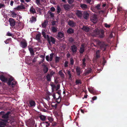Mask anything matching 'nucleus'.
<instances>
[{
    "label": "nucleus",
    "instance_id": "nucleus-54",
    "mask_svg": "<svg viewBox=\"0 0 127 127\" xmlns=\"http://www.w3.org/2000/svg\"><path fill=\"white\" fill-rule=\"evenodd\" d=\"M11 13L12 15H13L12 17H15L17 15V14L14 12H12Z\"/></svg>",
    "mask_w": 127,
    "mask_h": 127
},
{
    "label": "nucleus",
    "instance_id": "nucleus-9",
    "mask_svg": "<svg viewBox=\"0 0 127 127\" xmlns=\"http://www.w3.org/2000/svg\"><path fill=\"white\" fill-rule=\"evenodd\" d=\"M27 45V43L26 41H22L20 43V46L24 48L26 47Z\"/></svg>",
    "mask_w": 127,
    "mask_h": 127
},
{
    "label": "nucleus",
    "instance_id": "nucleus-45",
    "mask_svg": "<svg viewBox=\"0 0 127 127\" xmlns=\"http://www.w3.org/2000/svg\"><path fill=\"white\" fill-rule=\"evenodd\" d=\"M67 73L69 76V78H71L72 75L71 73V72L69 71H67Z\"/></svg>",
    "mask_w": 127,
    "mask_h": 127
},
{
    "label": "nucleus",
    "instance_id": "nucleus-40",
    "mask_svg": "<svg viewBox=\"0 0 127 127\" xmlns=\"http://www.w3.org/2000/svg\"><path fill=\"white\" fill-rule=\"evenodd\" d=\"M48 13L50 15V17L52 18L54 17V14L52 13V12L50 11H49L48 12Z\"/></svg>",
    "mask_w": 127,
    "mask_h": 127
},
{
    "label": "nucleus",
    "instance_id": "nucleus-47",
    "mask_svg": "<svg viewBox=\"0 0 127 127\" xmlns=\"http://www.w3.org/2000/svg\"><path fill=\"white\" fill-rule=\"evenodd\" d=\"M47 41L50 44V42H51L50 40V38L48 35H47Z\"/></svg>",
    "mask_w": 127,
    "mask_h": 127
},
{
    "label": "nucleus",
    "instance_id": "nucleus-20",
    "mask_svg": "<svg viewBox=\"0 0 127 127\" xmlns=\"http://www.w3.org/2000/svg\"><path fill=\"white\" fill-rule=\"evenodd\" d=\"M30 11L31 13L34 14L36 13V12L35 9L34 8L33 6L31 7L30 10Z\"/></svg>",
    "mask_w": 127,
    "mask_h": 127
},
{
    "label": "nucleus",
    "instance_id": "nucleus-24",
    "mask_svg": "<svg viewBox=\"0 0 127 127\" xmlns=\"http://www.w3.org/2000/svg\"><path fill=\"white\" fill-rule=\"evenodd\" d=\"M89 16V14L87 12H85L83 14V17L86 19H87Z\"/></svg>",
    "mask_w": 127,
    "mask_h": 127
},
{
    "label": "nucleus",
    "instance_id": "nucleus-33",
    "mask_svg": "<svg viewBox=\"0 0 127 127\" xmlns=\"http://www.w3.org/2000/svg\"><path fill=\"white\" fill-rule=\"evenodd\" d=\"M70 63L71 65L72 66L74 64V61L72 58H71L70 59Z\"/></svg>",
    "mask_w": 127,
    "mask_h": 127
},
{
    "label": "nucleus",
    "instance_id": "nucleus-19",
    "mask_svg": "<svg viewBox=\"0 0 127 127\" xmlns=\"http://www.w3.org/2000/svg\"><path fill=\"white\" fill-rule=\"evenodd\" d=\"M74 30L71 28H69L67 31V33L68 34H73L74 32Z\"/></svg>",
    "mask_w": 127,
    "mask_h": 127
},
{
    "label": "nucleus",
    "instance_id": "nucleus-38",
    "mask_svg": "<svg viewBox=\"0 0 127 127\" xmlns=\"http://www.w3.org/2000/svg\"><path fill=\"white\" fill-rule=\"evenodd\" d=\"M59 73L61 77H64V75L62 71V70L59 71Z\"/></svg>",
    "mask_w": 127,
    "mask_h": 127
},
{
    "label": "nucleus",
    "instance_id": "nucleus-61",
    "mask_svg": "<svg viewBox=\"0 0 127 127\" xmlns=\"http://www.w3.org/2000/svg\"><path fill=\"white\" fill-rule=\"evenodd\" d=\"M57 104H55V105H52V107H54L55 109L57 108Z\"/></svg>",
    "mask_w": 127,
    "mask_h": 127
},
{
    "label": "nucleus",
    "instance_id": "nucleus-43",
    "mask_svg": "<svg viewBox=\"0 0 127 127\" xmlns=\"http://www.w3.org/2000/svg\"><path fill=\"white\" fill-rule=\"evenodd\" d=\"M16 83H17L15 81H13L12 82V84H11V86H12V88L14 87L15 86V85H16Z\"/></svg>",
    "mask_w": 127,
    "mask_h": 127
},
{
    "label": "nucleus",
    "instance_id": "nucleus-1",
    "mask_svg": "<svg viewBox=\"0 0 127 127\" xmlns=\"http://www.w3.org/2000/svg\"><path fill=\"white\" fill-rule=\"evenodd\" d=\"M96 44L100 46L101 49L103 51H105L106 50L108 44L105 42L100 41L99 40H97L96 41Z\"/></svg>",
    "mask_w": 127,
    "mask_h": 127
},
{
    "label": "nucleus",
    "instance_id": "nucleus-46",
    "mask_svg": "<svg viewBox=\"0 0 127 127\" xmlns=\"http://www.w3.org/2000/svg\"><path fill=\"white\" fill-rule=\"evenodd\" d=\"M42 35L45 38H47V36H46V33L44 31H42Z\"/></svg>",
    "mask_w": 127,
    "mask_h": 127
},
{
    "label": "nucleus",
    "instance_id": "nucleus-29",
    "mask_svg": "<svg viewBox=\"0 0 127 127\" xmlns=\"http://www.w3.org/2000/svg\"><path fill=\"white\" fill-rule=\"evenodd\" d=\"M36 21V18L34 16H32L31 18V19L30 21L32 23H33V22H35Z\"/></svg>",
    "mask_w": 127,
    "mask_h": 127
},
{
    "label": "nucleus",
    "instance_id": "nucleus-30",
    "mask_svg": "<svg viewBox=\"0 0 127 127\" xmlns=\"http://www.w3.org/2000/svg\"><path fill=\"white\" fill-rule=\"evenodd\" d=\"M18 10H20V9H25V7L24 6L19 5L16 8Z\"/></svg>",
    "mask_w": 127,
    "mask_h": 127
},
{
    "label": "nucleus",
    "instance_id": "nucleus-22",
    "mask_svg": "<svg viewBox=\"0 0 127 127\" xmlns=\"http://www.w3.org/2000/svg\"><path fill=\"white\" fill-rule=\"evenodd\" d=\"M14 78L12 77H10L8 79V81L7 82V84L9 86H10L11 85V82L13 81Z\"/></svg>",
    "mask_w": 127,
    "mask_h": 127
},
{
    "label": "nucleus",
    "instance_id": "nucleus-23",
    "mask_svg": "<svg viewBox=\"0 0 127 127\" xmlns=\"http://www.w3.org/2000/svg\"><path fill=\"white\" fill-rule=\"evenodd\" d=\"M28 47L29 48V50L32 56L34 55V54L33 48L32 47Z\"/></svg>",
    "mask_w": 127,
    "mask_h": 127
},
{
    "label": "nucleus",
    "instance_id": "nucleus-11",
    "mask_svg": "<svg viewBox=\"0 0 127 127\" xmlns=\"http://www.w3.org/2000/svg\"><path fill=\"white\" fill-rule=\"evenodd\" d=\"M0 79L3 82H6L7 81V78L5 77L3 75H0Z\"/></svg>",
    "mask_w": 127,
    "mask_h": 127
},
{
    "label": "nucleus",
    "instance_id": "nucleus-18",
    "mask_svg": "<svg viewBox=\"0 0 127 127\" xmlns=\"http://www.w3.org/2000/svg\"><path fill=\"white\" fill-rule=\"evenodd\" d=\"M64 34L61 32H59L57 35V38L59 39L61 38L64 36Z\"/></svg>",
    "mask_w": 127,
    "mask_h": 127
},
{
    "label": "nucleus",
    "instance_id": "nucleus-50",
    "mask_svg": "<svg viewBox=\"0 0 127 127\" xmlns=\"http://www.w3.org/2000/svg\"><path fill=\"white\" fill-rule=\"evenodd\" d=\"M104 26L105 27L108 28H109L111 26L110 25L106 23H105L104 24Z\"/></svg>",
    "mask_w": 127,
    "mask_h": 127
},
{
    "label": "nucleus",
    "instance_id": "nucleus-55",
    "mask_svg": "<svg viewBox=\"0 0 127 127\" xmlns=\"http://www.w3.org/2000/svg\"><path fill=\"white\" fill-rule=\"evenodd\" d=\"M68 62L67 61H65L64 63V66L65 67H66L68 66Z\"/></svg>",
    "mask_w": 127,
    "mask_h": 127
},
{
    "label": "nucleus",
    "instance_id": "nucleus-10",
    "mask_svg": "<svg viewBox=\"0 0 127 127\" xmlns=\"http://www.w3.org/2000/svg\"><path fill=\"white\" fill-rule=\"evenodd\" d=\"M51 31L53 33H55L58 31V28L57 27L53 26L51 29Z\"/></svg>",
    "mask_w": 127,
    "mask_h": 127
},
{
    "label": "nucleus",
    "instance_id": "nucleus-3",
    "mask_svg": "<svg viewBox=\"0 0 127 127\" xmlns=\"http://www.w3.org/2000/svg\"><path fill=\"white\" fill-rule=\"evenodd\" d=\"M11 113V112L9 111L7 112L6 113L4 114L1 117L4 119L3 121H5V122H7L9 115Z\"/></svg>",
    "mask_w": 127,
    "mask_h": 127
},
{
    "label": "nucleus",
    "instance_id": "nucleus-15",
    "mask_svg": "<svg viewBox=\"0 0 127 127\" xmlns=\"http://www.w3.org/2000/svg\"><path fill=\"white\" fill-rule=\"evenodd\" d=\"M48 23V21L47 20H45L43 23H42L41 25L43 28H46Z\"/></svg>",
    "mask_w": 127,
    "mask_h": 127
},
{
    "label": "nucleus",
    "instance_id": "nucleus-44",
    "mask_svg": "<svg viewBox=\"0 0 127 127\" xmlns=\"http://www.w3.org/2000/svg\"><path fill=\"white\" fill-rule=\"evenodd\" d=\"M69 42L72 43L74 41V39L72 37H71L69 38Z\"/></svg>",
    "mask_w": 127,
    "mask_h": 127
},
{
    "label": "nucleus",
    "instance_id": "nucleus-34",
    "mask_svg": "<svg viewBox=\"0 0 127 127\" xmlns=\"http://www.w3.org/2000/svg\"><path fill=\"white\" fill-rule=\"evenodd\" d=\"M92 71V69H91L87 70L85 72V75H88L89 74L91 73Z\"/></svg>",
    "mask_w": 127,
    "mask_h": 127
},
{
    "label": "nucleus",
    "instance_id": "nucleus-57",
    "mask_svg": "<svg viewBox=\"0 0 127 127\" xmlns=\"http://www.w3.org/2000/svg\"><path fill=\"white\" fill-rule=\"evenodd\" d=\"M50 10L52 12H54L55 11V9L53 7H52L50 8Z\"/></svg>",
    "mask_w": 127,
    "mask_h": 127
},
{
    "label": "nucleus",
    "instance_id": "nucleus-49",
    "mask_svg": "<svg viewBox=\"0 0 127 127\" xmlns=\"http://www.w3.org/2000/svg\"><path fill=\"white\" fill-rule=\"evenodd\" d=\"M61 100V99H59V97L58 98H56V101L58 104H59L60 103Z\"/></svg>",
    "mask_w": 127,
    "mask_h": 127
},
{
    "label": "nucleus",
    "instance_id": "nucleus-64",
    "mask_svg": "<svg viewBox=\"0 0 127 127\" xmlns=\"http://www.w3.org/2000/svg\"><path fill=\"white\" fill-rule=\"evenodd\" d=\"M7 36H12V35L9 32H8L7 33Z\"/></svg>",
    "mask_w": 127,
    "mask_h": 127
},
{
    "label": "nucleus",
    "instance_id": "nucleus-4",
    "mask_svg": "<svg viewBox=\"0 0 127 127\" xmlns=\"http://www.w3.org/2000/svg\"><path fill=\"white\" fill-rule=\"evenodd\" d=\"M100 9V5L99 4H98L96 6L93 7V11L95 13L98 12L99 13H100V12L103 13V11L101 10L100 11H99Z\"/></svg>",
    "mask_w": 127,
    "mask_h": 127
},
{
    "label": "nucleus",
    "instance_id": "nucleus-51",
    "mask_svg": "<svg viewBox=\"0 0 127 127\" xmlns=\"http://www.w3.org/2000/svg\"><path fill=\"white\" fill-rule=\"evenodd\" d=\"M5 7V5L4 4L0 3V9L2 8H4Z\"/></svg>",
    "mask_w": 127,
    "mask_h": 127
},
{
    "label": "nucleus",
    "instance_id": "nucleus-32",
    "mask_svg": "<svg viewBox=\"0 0 127 127\" xmlns=\"http://www.w3.org/2000/svg\"><path fill=\"white\" fill-rule=\"evenodd\" d=\"M51 76L49 74H48L46 76V78L48 81H51Z\"/></svg>",
    "mask_w": 127,
    "mask_h": 127
},
{
    "label": "nucleus",
    "instance_id": "nucleus-41",
    "mask_svg": "<svg viewBox=\"0 0 127 127\" xmlns=\"http://www.w3.org/2000/svg\"><path fill=\"white\" fill-rule=\"evenodd\" d=\"M54 54L53 53H51L50 54V57L49 60L50 61H51L53 59Z\"/></svg>",
    "mask_w": 127,
    "mask_h": 127
},
{
    "label": "nucleus",
    "instance_id": "nucleus-21",
    "mask_svg": "<svg viewBox=\"0 0 127 127\" xmlns=\"http://www.w3.org/2000/svg\"><path fill=\"white\" fill-rule=\"evenodd\" d=\"M82 29L86 32H88L89 31L90 29L88 27L83 26V27L82 28Z\"/></svg>",
    "mask_w": 127,
    "mask_h": 127
},
{
    "label": "nucleus",
    "instance_id": "nucleus-63",
    "mask_svg": "<svg viewBox=\"0 0 127 127\" xmlns=\"http://www.w3.org/2000/svg\"><path fill=\"white\" fill-rule=\"evenodd\" d=\"M4 113L5 112L4 111H1L0 112V115H1L2 116Z\"/></svg>",
    "mask_w": 127,
    "mask_h": 127
},
{
    "label": "nucleus",
    "instance_id": "nucleus-28",
    "mask_svg": "<svg viewBox=\"0 0 127 127\" xmlns=\"http://www.w3.org/2000/svg\"><path fill=\"white\" fill-rule=\"evenodd\" d=\"M63 6L65 10H68L69 9V5L68 4H64L63 5Z\"/></svg>",
    "mask_w": 127,
    "mask_h": 127
},
{
    "label": "nucleus",
    "instance_id": "nucleus-58",
    "mask_svg": "<svg viewBox=\"0 0 127 127\" xmlns=\"http://www.w3.org/2000/svg\"><path fill=\"white\" fill-rule=\"evenodd\" d=\"M60 85L59 84L57 85V86L56 89V91H57V90H59V89H60Z\"/></svg>",
    "mask_w": 127,
    "mask_h": 127
},
{
    "label": "nucleus",
    "instance_id": "nucleus-26",
    "mask_svg": "<svg viewBox=\"0 0 127 127\" xmlns=\"http://www.w3.org/2000/svg\"><path fill=\"white\" fill-rule=\"evenodd\" d=\"M80 7L83 10H85L87 8V5L85 4H81Z\"/></svg>",
    "mask_w": 127,
    "mask_h": 127
},
{
    "label": "nucleus",
    "instance_id": "nucleus-8",
    "mask_svg": "<svg viewBox=\"0 0 127 127\" xmlns=\"http://www.w3.org/2000/svg\"><path fill=\"white\" fill-rule=\"evenodd\" d=\"M42 66L43 67V70L45 73H46L48 71L49 69L47 66L44 64H43Z\"/></svg>",
    "mask_w": 127,
    "mask_h": 127
},
{
    "label": "nucleus",
    "instance_id": "nucleus-59",
    "mask_svg": "<svg viewBox=\"0 0 127 127\" xmlns=\"http://www.w3.org/2000/svg\"><path fill=\"white\" fill-rule=\"evenodd\" d=\"M51 86L52 87V89H55L56 88V86L54 84H51Z\"/></svg>",
    "mask_w": 127,
    "mask_h": 127
},
{
    "label": "nucleus",
    "instance_id": "nucleus-42",
    "mask_svg": "<svg viewBox=\"0 0 127 127\" xmlns=\"http://www.w3.org/2000/svg\"><path fill=\"white\" fill-rule=\"evenodd\" d=\"M4 122H0L1 125V126H5L6 125V123L7 122H5V121H4Z\"/></svg>",
    "mask_w": 127,
    "mask_h": 127
},
{
    "label": "nucleus",
    "instance_id": "nucleus-17",
    "mask_svg": "<svg viewBox=\"0 0 127 127\" xmlns=\"http://www.w3.org/2000/svg\"><path fill=\"white\" fill-rule=\"evenodd\" d=\"M100 50H97L95 53V58L97 59L99 58L100 57Z\"/></svg>",
    "mask_w": 127,
    "mask_h": 127
},
{
    "label": "nucleus",
    "instance_id": "nucleus-53",
    "mask_svg": "<svg viewBox=\"0 0 127 127\" xmlns=\"http://www.w3.org/2000/svg\"><path fill=\"white\" fill-rule=\"evenodd\" d=\"M68 2L70 4H71L74 2V0H68Z\"/></svg>",
    "mask_w": 127,
    "mask_h": 127
},
{
    "label": "nucleus",
    "instance_id": "nucleus-35",
    "mask_svg": "<svg viewBox=\"0 0 127 127\" xmlns=\"http://www.w3.org/2000/svg\"><path fill=\"white\" fill-rule=\"evenodd\" d=\"M41 35L39 33L37 34L36 36V39L37 40H39L40 39Z\"/></svg>",
    "mask_w": 127,
    "mask_h": 127
},
{
    "label": "nucleus",
    "instance_id": "nucleus-7",
    "mask_svg": "<svg viewBox=\"0 0 127 127\" xmlns=\"http://www.w3.org/2000/svg\"><path fill=\"white\" fill-rule=\"evenodd\" d=\"M9 21L10 25L11 27H13L15 25V22L14 19L10 18L9 19Z\"/></svg>",
    "mask_w": 127,
    "mask_h": 127
},
{
    "label": "nucleus",
    "instance_id": "nucleus-5",
    "mask_svg": "<svg viewBox=\"0 0 127 127\" xmlns=\"http://www.w3.org/2000/svg\"><path fill=\"white\" fill-rule=\"evenodd\" d=\"M35 101L32 99H30L29 101L28 106L31 107H33L35 106Z\"/></svg>",
    "mask_w": 127,
    "mask_h": 127
},
{
    "label": "nucleus",
    "instance_id": "nucleus-60",
    "mask_svg": "<svg viewBox=\"0 0 127 127\" xmlns=\"http://www.w3.org/2000/svg\"><path fill=\"white\" fill-rule=\"evenodd\" d=\"M56 22L55 21H54L52 22V26H54L56 25Z\"/></svg>",
    "mask_w": 127,
    "mask_h": 127
},
{
    "label": "nucleus",
    "instance_id": "nucleus-2",
    "mask_svg": "<svg viewBox=\"0 0 127 127\" xmlns=\"http://www.w3.org/2000/svg\"><path fill=\"white\" fill-rule=\"evenodd\" d=\"M93 32L96 36H98L100 38H103L104 36V32L103 30L95 29L94 31Z\"/></svg>",
    "mask_w": 127,
    "mask_h": 127
},
{
    "label": "nucleus",
    "instance_id": "nucleus-36",
    "mask_svg": "<svg viewBox=\"0 0 127 127\" xmlns=\"http://www.w3.org/2000/svg\"><path fill=\"white\" fill-rule=\"evenodd\" d=\"M57 14H59L61 12V9L59 6H58L57 7Z\"/></svg>",
    "mask_w": 127,
    "mask_h": 127
},
{
    "label": "nucleus",
    "instance_id": "nucleus-31",
    "mask_svg": "<svg viewBox=\"0 0 127 127\" xmlns=\"http://www.w3.org/2000/svg\"><path fill=\"white\" fill-rule=\"evenodd\" d=\"M50 38V40L52 42V43L53 44H55V38L52 36H51Z\"/></svg>",
    "mask_w": 127,
    "mask_h": 127
},
{
    "label": "nucleus",
    "instance_id": "nucleus-56",
    "mask_svg": "<svg viewBox=\"0 0 127 127\" xmlns=\"http://www.w3.org/2000/svg\"><path fill=\"white\" fill-rule=\"evenodd\" d=\"M55 73V72H53V71H51L50 72V73L49 74L51 76V77H52V76Z\"/></svg>",
    "mask_w": 127,
    "mask_h": 127
},
{
    "label": "nucleus",
    "instance_id": "nucleus-52",
    "mask_svg": "<svg viewBox=\"0 0 127 127\" xmlns=\"http://www.w3.org/2000/svg\"><path fill=\"white\" fill-rule=\"evenodd\" d=\"M36 1V3L38 5H41V4L40 3V0H35Z\"/></svg>",
    "mask_w": 127,
    "mask_h": 127
},
{
    "label": "nucleus",
    "instance_id": "nucleus-62",
    "mask_svg": "<svg viewBox=\"0 0 127 127\" xmlns=\"http://www.w3.org/2000/svg\"><path fill=\"white\" fill-rule=\"evenodd\" d=\"M122 10V8L121 7H119L118 8L117 10L119 11H121Z\"/></svg>",
    "mask_w": 127,
    "mask_h": 127
},
{
    "label": "nucleus",
    "instance_id": "nucleus-14",
    "mask_svg": "<svg viewBox=\"0 0 127 127\" xmlns=\"http://www.w3.org/2000/svg\"><path fill=\"white\" fill-rule=\"evenodd\" d=\"M85 51V47L83 44H82L80 48L79 52L80 54H82Z\"/></svg>",
    "mask_w": 127,
    "mask_h": 127
},
{
    "label": "nucleus",
    "instance_id": "nucleus-27",
    "mask_svg": "<svg viewBox=\"0 0 127 127\" xmlns=\"http://www.w3.org/2000/svg\"><path fill=\"white\" fill-rule=\"evenodd\" d=\"M97 18L96 16H94L92 18V21L94 23H96L97 21Z\"/></svg>",
    "mask_w": 127,
    "mask_h": 127
},
{
    "label": "nucleus",
    "instance_id": "nucleus-39",
    "mask_svg": "<svg viewBox=\"0 0 127 127\" xmlns=\"http://www.w3.org/2000/svg\"><path fill=\"white\" fill-rule=\"evenodd\" d=\"M60 57H56L55 62L56 63H58L59 62L60 60Z\"/></svg>",
    "mask_w": 127,
    "mask_h": 127
},
{
    "label": "nucleus",
    "instance_id": "nucleus-16",
    "mask_svg": "<svg viewBox=\"0 0 127 127\" xmlns=\"http://www.w3.org/2000/svg\"><path fill=\"white\" fill-rule=\"evenodd\" d=\"M68 25L71 27H73L75 26V23L72 21L69 20L68 22Z\"/></svg>",
    "mask_w": 127,
    "mask_h": 127
},
{
    "label": "nucleus",
    "instance_id": "nucleus-37",
    "mask_svg": "<svg viewBox=\"0 0 127 127\" xmlns=\"http://www.w3.org/2000/svg\"><path fill=\"white\" fill-rule=\"evenodd\" d=\"M76 85H78L79 84H81L82 82L80 79H76L75 81Z\"/></svg>",
    "mask_w": 127,
    "mask_h": 127
},
{
    "label": "nucleus",
    "instance_id": "nucleus-48",
    "mask_svg": "<svg viewBox=\"0 0 127 127\" xmlns=\"http://www.w3.org/2000/svg\"><path fill=\"white\" fill-rule=\"evenodd\" d=\"M11 40V38H9L7 39L6 40L4 41L5 43L6 44H8L9 42V41Z\"/></svg>",
    "mask_w": 127,
    "mask_h": 127
},
{
    "label": "nucleus",
    "instance_id": "nucleus-25",
    "mask_svg": "<svg viewBox=\"0 0 127 127\" xmlns=\"http://www.w3.org/2000/svg\"><path fill=\"white\" fill-rule=\"evenodd\" d=\"M39 117L40 119L42 121H44L46 120V116L41 115L39 116Z\"/></svg>",
    "mask_w": 127,
    "mask_h": 127
},
{
    "label": "nucleus",
    "instance_id": "nucleus-12",
    "mask_svg": "<svg viewBox=\"0 0 127 127\" xmlns=\"http://www.w3.org/2000/svg\"><path fill=\"white\" fill-rule=\"evenodd\" d=\"M76 13L78 17L81 18L82 17V13L81 11L77 10Z\"/></svg>",
    "mask_w": 127,
    "mask_h": 127
},
{
    "label": "nucleus",
    "instance_id": "nucleus-6",
    "mask_svg": "<svg viewBox=\"0 0 127 127\" xmlns=\"http://www.w3.org/2000/svg\"><path fill=\"white\" fill-rule=\"evenodd\" d=\"M70 49L72 52L73 54H75L77 51V47L76 45H73L71 46Z\"/></svg>",
    "mask_w": 127,
    "mask_h": 127
},
{
    "label": "nucleus",
    "instance_id": "nucleus-13",
    "mask_svg": "<svg viewBox=\"0 0 127 127\" xmlns=\"http://www.w3.org/2000/svg\"><path fill=\"white\" fill-rule=\"evenodd\" d=\"M76 72L77 73V75L78 76L80 75V74L81 73V69L78 66L76 68Z\"/></svg>",
    "mask_w": 127,
    "mask_h": 127
}]
</instances>
